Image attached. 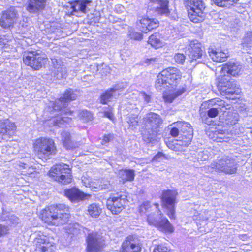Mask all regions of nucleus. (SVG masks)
<instances>
[{
	"mask_svg": "<svg viewBox=\"0 0 252 252\" xmlns=\"http://www.w3.org/2000/svg\"><path fill=\"white\" fill-rule=\"evenodd\" d=\"M40 215L45 223L57 226L67 223L70 217L69 208L62 204L46 207Z\"/></svg>",
	"mask_w": 252,
	"mask_h": 252,
	"instance_id": "1",
	"label": "nucleus"
},
{
	"mask_svg": "<svg viewBox=\"0 0 252 252\" xmlns=\"http://www.w3.org/2000/svg\"><path fill=\"white\" fill-rule=\"evenodd\" d=\"M76 93V91H74L71 89H68L65 91L63 96L55 102L53 109L55 111L60 110L61 112L60 116H58L56 119L51 120L55 125L60 126L61 125L65 123H69L71 121V118L68 116L71 115L73 112L67 108L66 106L68 101L75 100L77 98L78 94Z\"/></svg>",
	"mask_w": 252,
	"mask_h": 252,
	"instance_id": "2",
	"label": "nucleus"
},
{
	"mask_svg": "<svg viewBox=\"0 0 252 252\" xmlns=\"http://www.w3.org/2000/svg\"><path fill=\"white\" fill-rule=\"evenodd\" d=\"M163 123L161 117L154 112L145 114L142 120V125L144 129L142 131L143 138L146 142H150L154 139L158 129Z\"/></svg>",
	"mask_w": 252,
	"mask_h": 252,
	"instance_id": "3",
	"label": "nucleus"
},
{
	"mask_svg": "<svg viewBox=\"0 0 252 252\" xmlns=\"http://www.w3.org/2000/svg\"><path fill=\"white\" fill-rule=\"evenodd\" d=\"M182 73L176 67H168L162 70L157 76V79L155 82L156 88L159 91H162L163 89L171 86L173 88L176 86L181 80Z\"/></svg>",
	"mask_w": 252,
	"mask_h": 252,
	"instance_id": "4",
	"label": "nucleus"
},
{
	"mask_svg": "<svg viewBox=\"0 0 252 252\" xmlns=\"http://www.w3.org/2000/svg\"><path fill=\"white\" fill-rule=\"evenodd\" d=\"M238 164L233 158L225 156L213 161L208 166L210 172L225 174H234L237 173Z\"/></svg>",
	"mask_w": 252,
	"mask_h": 252,
	"instance_id": "5",
	"label": "nucleus"
},
{
	"mask_svg": "<svg viewBox=\"0 0 252 252\" xmlns=\"http://www.w3.org/2000/svg\"><path fill=\"white\" fill-rule=\"evenodd\" d=\"M34 148L36 155L42 159L46 160L57 152L54 141L50 138L41 137L36 139Z\"/></svg>",
	"mask_w": 252,
	"mask_h": 252,
	"instance_id": "6",
	"label": "nucleus"
},
{
	"mask_svg": "<svg viewBox=\"0 0 252 252\" xmlns=\"http://www.w3.org/2000/svg\"><path fill=\"white\" fill-rule=\"evenodd\" d=\"M221 74V75L218 78L217 88L222 95H228L235 97L234 95H237L241 92L240 90L237 87L236 82L229 75L225 74Z\"/></svg>",
	"mask_w": 252,
	"mask_h": 252,
	"instance_id": "7",
	"label": "nucleus"
},
{
	"mask_svg": "<svg viewBox=\"0 0 252 252\" xmlns=\"http://www.w3.org/2000/svg\"><path fill=\"white\" fill-rule=\"evenodd\" d=\"M186 6L189 17L192 22L197 23L204 20L205 14L203 10L205 7L202 0H186Z\"/></svg>",
	"mask_w": 252,
	"mask_h": 252,
	"instance_id": "8",
	"label": "nucleus"
},
{
	"mask_svg": "<svg viewBox=\"0 0 252 252\" xmlns=\"http://www.w3.org/2000/svg\"><path fill=\"white\" fill-rule=\"evenodd\" d=\"M49 175L62 184H69L72 181L71 169L68 165L65 164L53 166L50 170Z\"/></svg>",
	"mask_w": 252,
	"mask_h": 252,
	"instance_id": "9",
	"label": "nucleus"
},
{
	"mask_svg": "<svg viewBox=\"0 0 252 252\" xmlns=\"http://www.w3.org/2000/svg\"><path fill=\"white\" fill-rule=\"evenodd\" d=\"M47 61L45 56L35 52L32 51L25 54L23 62L27 65L31 66L35 70H39L46 63Z\"/></svg>",
	"mask_w": 252,
	"mask_h": 252,
	"instance_id": "10",
	"label": "nucleus"
},
{
	"mask_svg": "<svg viewBox=\"0 0 252 252\" xmlns=\"http://www.w3.org/2000/svg\"><path fill=\"white\" fill-rule=\"evenodd\" d=\"M104 238L101 234L93 232L89 234L87 239V252H97L99 251L104 245Z\"/></svg>",
	"mask_w": 252,
	"mask_h": 252,
	"instance_id": "11",
	"label": "nucleus"
},
{
	"mask_svg": "<svg viewBox=\"0 0 252 252\" xmlns=\"http://www.w3.org/2000/svg\"><path fill=\"white\" fill-rule=\"evenodd\" d=\"M177 194L175 191L167 190L162 195L163 205L167 209V214L171 219L175 218L174 205Z\"/></svg>",
	"mask_w": 252,
	"mask_h": 252,
	"instance_id": "12",
	"label": "nucleus"
},
{
	"mask_svg": "<svg viewBox=\"0 0 252 252\" xmlns=\"http://www.w3.org/2000/svg\"><path fill=\"white\" fill-rule=\"evenodd\" d=\"M126 198V195L118 194L116 196L109 197L106 201L107 208L112 214H119L124 208Z\"/></svg>",
	"mask_w": 252,
	"mask_h": 252,
	"instance_id": "13",
	"label": "nucleus"
},
{
	"mask_svg": "<svg viewBox=\"0 0 252 252\" xmlns=\"http://www.w3.org/2000/svg\"><path fill=\"white\" fill-rule=\"evenodd\" d=\"M142 244L141 240L135 235L127 237L122 245L121 252H140Z\"/></svg>",
	"mask_w": 252,
	"mask_h": 252,
	"instance_id": "14",
	"label": "nucleus"
},
{
	"mask_svg": "<svg viewBox=\"0 0 252 252\" xmlns=\"http://www.w3.org/2000/svg\"><path fill=\"white\" fill-rule=\"evenodd\" d=\"M19 14L14 7H11L5 11L0 19V24L4 28H10L18 20Z\"/></svg>",
	"mask_w": 252,
	"mask_h": 252,
	"instance_id": "15",
	"label": "nucleus"
},
{
	"mask_svg": "<svg viewBox=\"0 0 252 252\" xmlns=\"http://www.w3.org/2000/svg\"><path fill=\"white\" fill-rule=\"evenodd\" d=\"M186 53L192 61L196 60L204 56L201 44L197 40L190 42Z\"/></svg>",
	"mask_w": 252,
	"mask_h": 252,
	"instance_id": "16",
	"label": "nucleus"
},
{
	"mask_svg": "<svg viewBox=\"0 0 252 252\" xmlns=\"http://www.w3.org/2000/svg\"><path fill=\"white\" fill-rule=\"evenodd\" d=\"M47 1L48 0H28L26 9L30 13H38L45 8Z\"/></svg>",
	"mask_w": 252,
	"mask_h": 252,
	"instance_id": "17",
	"label": "nucleus"
},
{
	"mask_svg": "<svg viewBox=\"0 0 252 252\" xmlns=\"http://www.w3.org/2000/svg\"><path fill=\"white\" fill-rule=\"evenodd\" d=\"M64 194L71 202H78L88 199L90 195L85 194L76 188L66 189L64 190Z\"/></svg>",
	"mask_w": 252,
	"mask_h": 252,
	"instance_id": "18",
	"label": "nucleus"
},
{
	"mask_svg": "<svg viewBox=\"0 0 252 252\" xmlns=\"http://www.w3.org/2000/svg\"><path fill=\"white\" fill-rule=\"evenodd\" d=\"M202 106L205 108H215L220 112H224L230 108L229 105L220 98L212 99L205 101L202 104L201 107Z\"/></svg>",
	"mask_w": 252,
	"mask_h": 252,
	"instance_id": "19",
	"label": "nucleus"
},
{
	"mask_svg": "<svg viewBox=\"0 0 252 252\" xmlns=\"http://www.w3.org/2000/svg\"><path fill=\"white\" fill-rule=\"evenodd\" d=\"M242 66L238 62H229L221 68V74L227 73L233 76H236L241 74Z\"/></svg>",
	"mask_w": 252,
	"mask_h": 252,
	"instance_id": "20",
	"label": "nucleus"
},
{
	"mask_svg": "<svg viewBox=\"0 0 252 252\" xmlns=\"http://www.w3.org/2000/svg\"><path fill=\"white\" fill-rule=\"evenodd\" d=\"M54 67V74L57 79H60L66 78L67 76V70L63 63L56 59L52 60Z\"/></svg>",
	"mask_w": 252,
	"mask_h": 252,
	"instance_id": "21",
	"label": "nucleus"
},
{
	"mask_svg": "<svg viewBox=\"0 0 252 252\" xmlns=\"http://www.w3.org/2000/svg\"><path fill=\"white\" fill-rule=\"evenodd\" d=\"M36 245V249L45 252L52 246V243L49 242V238L43 234H38L34 239Z\"/></svg>",
	"mask_w": 252,
	"mask_h": 252,
	"instance_id": "22",
	"label": "nucleus"
},
{
	"mask_svg": "<svg viewBox=\"0 0 252 252\" xmlns=\"http://www.w3.org/2000/svg\"><path fill=\"white\" fill-rule=\"evenodd\" d=\"M141 25V31L147 33L151 30L156 28L158 26V21L156 19L143 18L140 20Z\"/></svg>",
	"mask_w": 252,
	"mask_h": 252,
	"instance_id": "23",
	"label": "nucleus"
},
{
	"mask_svg": "<svg viewBox=\"0 0 252 252\" xmlns=\"http://www.w3.org/2000/svg\"><path fill=\"white\" fill-rule=\"evenodd\" d=\"M61 141L64 147L67 149H75L78 147L79 144L71 139L70 133L67 131H63L61 134Z\"/></svg>",
	"mask_w": 252,
	"mask_h": 252,
	"instance_id": "24",
	"label": "nucleus"
},
{
	"mask_svg": "<svg viewBox=\"0 0 252 252\" xmlns=\"http://www.w3.org/2000/svg\"><path fill=\"white\" fill-rule=\"evenodd\" d=\"M92 2L90 0H77L72 5V13L81 12L86 13L87 5Z\"/></svg>",
	"mask_w": 252,
	"mask_h": 252,
	"instance_id": "25",
	"label": "nucleus"
},
{
	"mask_svg": "<svg viewBox=\"0 0 252 252\" xmlns=\"http://www.w3.org/2000/svg\"><path fill=\"white\" fill-rule=\"evenodd\" d=\"M209 54L213 61L215 62H222L225 61L228 57V52L211 49L209 50Z\"/></svg>",
	"mask_w": 252,
	"mask_h": 252,
	"instance_id": "26",
	"label": "nucleus"
},
{
	"mask_svg": "<svg viewBox=\"0 0 252 252\" xmlns=\"http://www.w3.org/2000/svg\"><path fill=\"white\" fill-rule=\"evenodd\" d=\"M118 175L124 183L126 181H132L135 177L134 171L132 169L120 170Z\"/></svg>",
	"mask_w": 252,
	"mask_h": 252,
	"instance_id": "27",
	"label": "nucleus"
},
{
	"mask_svg": "<svg viewBox=\"0 0 252 252\" xmlns=\"http://www.w3.org/2000/svg\"><path fill=\"white\" fill-rule=\"evenodd\" d=\"M242 44L246 48L247 53L252 55V32H248L243 38Z\"/></svg>",
	"mask_w": 252,
	"mask_h": 252,
	"instance_id": "28",
	"label": "nucleus"
},
{
	"mask_svg": "<svg viewBox=\"0 0 252 252\" xmlns=\"http://www.w3.org/2000/svg\"><path fill=\"white\" fill-rule=\"evenodd\" d=\"M212 134V136L211 134H209V136L214 141H216L218 142H227L228 141L229 137L226 136L225 132L223 130H216L213 132Z\"/></svg>",
	"mask_w": 252,
	"mask_h": 252,
	"instance_id": "29",
	"label": "nucleus"
},
{
	"mask_svg": "<svg viewBox=\"0 0 252 252\" xmlns=\"http://www.w3.org/2000/svg\"><path fill=\"white\" fill-rule=\"evenodd\" d=\"M153 2H157L159 6L156 8L157 12L159 14H168L169 13L168 9V1L167 0H152Z\"/></svg>",
	"mask_w": 252,
	"mask_h": 252,
	"instance_id": "30",
	"label": "nucleus"
},
{
	"mask_svg": "<svg viewBox=\"0 0 252 252\" xmlns=\"http://www.w3.org/2000/svg\"><path fill=\"white\" fill-rule=\"evenodd\" d=\"M192 137L193 129H190L188 134L182 135V136L180 137V139L177 140V143L176 144L187 147L190 144Z\"/></svg>",
	"mask_w": 252,
	"mask_h": 252,
	"instance_id": "31",
	"label": "nucleus"
},
{
	"mask_svg": "<svg viewBox=\"0 0 252 252\" xmlns=\"http://www.w3.org/2000/svg\"><path fill=\"white\" fill-rule=\"evenodd\" d=\"M148 42L152 46L156 49L161 47L163 45L162 42L160 40L159 33L158 32H156L151 35L149 38Z\"/></svg>",
	"mask_w": 252,
	"mask_h": 252,
	"instance_id": "32",
	"label": "nucleus"
},
{
	"mask_svg": "<svg viewBox=\"0 0 252 252\" xmlns=\"http://www.w3.org/2000/svg\"><path fill=\"white\" fill-rule=\"evenodd\" d=\"M157 227L165 232H172L174 230L173 227L169 220L163 216L159 222V224Z\"/></svg>",
	"mask_w": 252,
	"mask_h": 252,
	"instance_id": "33",
	"label": "nucleus"
},
{
	"mask_svg": "<svg viewBox=\"0 0 252 252\" xmlns=\"http://www.w3.org/2000/svg\"><path fill=\"white\" fill-rule=\"evenodd\" d=\"M101 212V208L99 205L96 203H93L88 207V212L92 217L97 218Z\"/></svg>",
	"mask_w": 252,
	"mask_h": 252,
	"instance_id": "34",
	"label": "nucleus"
},
{
	"mask_svg": "<svg viewBox=\"0 0 252 252\" xmlns=\"http://www.w3.org/2000/svg\"><path fill=\"white\" fill-rule=\"evenodd\" d=\"M81 228V226L78 223H71L66 226L65 230L66 233L75 235L80 233Z\"/></svg>",
	"mask_w": 252,
	"mask_h": 252,
	"instance_id": "35",
	"label": "nucleus"
},
{
	"mask_svg": "<svg viewBox=\"0 0 252 252\" xmlns=\"http://www.w3.org/2000/svg\"><path fill=\"white\" fill-rule=\"evenodd\" d=\"M239 119V115L234 112H229L225 118V123L227 125H233L236 124Z\"/></svg>",
	"mask_w": 252,
	"mask_h": 252,
	"instance_id": "36",
	"label": "nucleus"
},
{
	"mask_svg": "<svg viewBox=\"0 0 252 252\" xmlns=\"http://www.w3.org/2000/svg\"><path fill=\"white\" fill-rule=\"evenodd\" d=\"M163 215L160 213L159 215L150 214L147 217V221L149 224L157 226L159 224Z\"/></svg>",
	"mask_w": 252,
	"mask_h": 252,
	"instance_id": "37",
	"label": "nucleus"
},
{
	"mask_svg": "<svg viewBox=\"0 0 252 252\" xmlns=\"http://www.w3.org/2000/svg\"><path fill=\"white\" fill-rule=\"evenodd\" d=\"M184 92V90H179L169 94H164L163 96V99L166 102L172 103L176 98L181 95Z\"/></svg>",
	"mask_w": 252,
	"mask_h": 252,
	"instance_id": "38",
	"label": "nucleus"
},
{
	"mask_svg": "<svg viewBox=\"0 0 252 252\" xmlns=\"http://www.w3.org/2000/svg\"><path fill=\"white\" fill-rule=\"evenodd\" d=\"M176 126L179 127L180 132L183 134H188L190 129H193L190 124L186 122H177L176 123Z\"/></svg>",
	"mask_w": 252,
	"mask_h": 252,
	"instance_id": "39",
	"label": "nucleus"
},
{
	"mask_svg": "<svg viewBox=\"0 0 252 252\" xmlns=\"http://www.w3.org/2000/svg\"><path fill=\"white\" fill-rule=\"evenodd\" d=\"M215 4L220 7H229L239 0H212Z\"/></svg>",
	"mask_w": 252,
	"mask_h": 252,
	"instance_id": "40",
	"label": "nucleus"
},
{
	"mask_svg": "<svg viewBox=\"0 0 252 252\" xmlns=\"http://www.w3.org/2000/svg\"><path fill=\"white\" fill-rule=\"evenodd\" d=\"M30 155H28V157H26L25 159H23L21 161H20V163L27 165L28 167V169L27 170H22V172L24 174H30L34 172L35 169L32 168V165L30 162Z\"/></svg>",
	"mask_w": 252,
	"mask_h": 252,
	"instance_id": "41",
	"label": "nucleus"
},
{
	"mask_svg": "<svg viewBox=\"0 0 252 252\" xmlns=\"http://www.w3.org/2000/svg\"><path fill=\"white\" fill-rule=\"evenodd\" d=\"M114 92L111 88L102 94L100 97V102L102 104H106L112 98Z\"/></svg>",
	"mask_w": 252,
	"mask_h": 252,
	"instance_id": "42",
	"label": "nucleus"
},
{
	"mask_svg": "<svg viewBox=\"0 0 252 252\" xmlns=\"http://www.w3.org/2000/svg\"><path fill=\"white\" fill-rule=\"evenodd\" d=\"M8 125L9 126H6L5 131H4L2 134L4 136H10L15 133L16 128L15 124L10 121V124Z\"/></svg>",
	"mask_w": 252,
	"mask_h": 252,
	"instance_id": "43",
	"label": "nucleus"
},
{
	"mask_svg": "<svg viewBox=\"0 0 252 252\" xmlns=\"http://www.w3.org/2000/svg\"><path fill=\"white\" fill-rule=\"evenodd\" d=\"M18 31L19 33L23 35V36L25 37L29 32V26L24 22H21L19 25Z\"/></svg>",
	"mask_w": 252,
	"mask_h": 252,
	"instance_id": "44",
	"label": "nucleus"
},
{
	"mask_svg": "<svg viewBox=\"0 0 252 252\" xmlns=\"http://www.w3.org/2000/svg\"><path fill=\"white\" fill-rule=\"evenodd\" d=\"M79 117L84 121H91L93 119L92 114L87 110H82L80 112Z\"/></svg>",
	"mask_w": 252,
	"mask_h": 252,
	"instance_id": "45",
	"label": "nucleus"
},
{
	"mask_svg": "<svg viewBox=\"0 0 252 252\" xmlns=\"http://www.w3.org/2000/svg\"><path fill=\"white\" fill-rule=\"evenodd\" d=\"M127 122L130 126H134L138 125V116L134 115H131L127 117Z\"/></svg>",
	"mask_w": 252,
	"mask_h": 252,
	"instance_id": "46",
	"label": "nucleus"
},
{
	"mask_svg": "<svg viewBox=\"0 0 252 252\" xmlns=\"http://www.w3.org/2000/svg\"><path fill=\"white\" fill-rule=\"evenodd\" d=\"M114 138V136L112 134L104 135L103 138L100 139V143L102 145H106L109 142L112 141Z\"/></svg>",
	"mask_w": 252,
	"mask_h": 252,
	"instance_id": "47",
	"label": "nucleus"
},
{
	"mask_svg": "<svg viewBox=\"0 0 252 252\" xmlns=\"http://www.w3.org/2000/svg\"><path fill=\"white\" fill-rule=\"evenodd\" d=\"M153 252H173L171 249H168L163 244L157 246L154 249Z\"/></svg>",
	"mask_w": 252,
	"mask_h": 252,
	"instance_id": "48",
	"label": "nucleus"
},
{
	"mask_svg": "<svg viewBox=\"0 0 252 252\" xmlns=\"http://www.w3.org/2000/svg\"><path fill=\"white\" fill-rule=\"evenodd\" d=\"M139 99H143L146 103H148L151 101V96L150 95L146 94L144 92H141L138 93Z\"/></svg>",
	"mask_w": 252,
	"mask_h": 252,
	"instance_id": "49",
	"label": "nucleus"
},
{
	"mask_svg": "<svg viewBox=\"0 0 252 252\" xmlns=\"http://www.w3.org/2000/svg\"><path fill=\"white\" fill-rule=\"evenodd\" d=\"M151 207L150 202L146 201L143 202L139 207V212L142 213H145L148 211Z\"/></svg>",
	"mask_w": 252,
	"mask_h": 252,
	"instance_id": "50",
	"label": "nucleus"
},
{
	"mask_svg": "<svg viewBox=\"0 0 252 252\" xmlns=\"http://www.w3.org/2000/svg\"><path fill=\"white\" fill-rule=\"evenodd\" d=\"M175 62L177 63L183 64L185 62L186 56L183 54H176L174 57Z\"/></svg>",
	"mask_w": 252,
	"mask_h": 252,
	"instance_id": "51",
	"label": "nucleus"
},
{
	"mask_svg": "<svg viewBox=\"0 0 252 252\" xmlns=\"http://www.w3.org/2000/svg\"><path fill=\"white\" fill-rule=\"evenodd\" d=\"M9 225H15L19 222V219L16 216L11 215L8 216L7 219H5Z\"/></svg>",
	"mask_w": 252,
	"mask_h": 252,
	"instance_id": "52",
	"label": "nucleus"
},
{
	"mask_svg": "<svg viewBox=\"0 0 252 252\" xmlns=\"http://www.w3.org/2000/svg\"><path fill=\"white\" fill-rule=\"evenodd\" d=\"M209 109L207 111V115L209 118H215L220 112L215 108H208Z\"/></svg>",
	"mask_w": 252,
	"mask_h": 252,
	"instance_id": "53",
	"label": "nucleus"
},
{
	"mask_svg": "<svg viewBox=\"0 0 252 252\" xmlns=\"http://www.w3.org/2000/svg\"><path fill=\"white\" fill-rule=\"evenodd\" d=\"M129 36L131 39L136 40H140L142 39V34L141 33L133 31L129 32Z\"/></svg>",
	"mask_w": 252,
	"mask_h": 252,
	"instance_id": "54",
	"label": "nucleus"
},
{
	"mask_svg": "<svg viewBox=\"0 0 252 252\" xmlns=\"http://www.w3.org/2000/svg\"><path fill=\"white\" fill-rule=\"evenodd\" d=\"M9 230L8 226L0 224V237H4L8 234Z\"/></svg>",
	"mask_w": 252,
	"mask_h": 252,
	"instance_id": "55",
	"label": "nucleus"
},
{
	"mask_svg": "<svg viewBox=\"0 0 252 252\" xmlns=\"http://www.w3.org/2000/svg\"><path fill=\"white\" fill-rule=\"evenodd\" d=\"M99 188L102 190H109L111 189V185L108 181L102 180L100 182Z\"/></svg>",
	"mask_w": 252,
	"mask_h": 252,
	"instance_id": "56",
	"label": "nucleus"
},
{
	"mask_svg": "<svg viewBox=\"0 0 252 252\" xmlns=\"http://www.w3.org/2000/svg\"><path fill=\"white\" fill-rule=\"evenodd\" d=\"M10 121L8 119L0 121V133L3 134V132L5 131L6 126H9Z\"/></svg>",
	"mask_w": 252,
	"mask_h": 252,
	"instance_id": "57",
	"label": "nucleus"
},
{
	"mask_svg": "<svg viewBox=\"0 0 252 252\" xmlns=\"http://www.w3.org/2000/svg\"><path fill=\"white\" fill-rule=\"evenodd\" d=\"M209 155L207 151L200 152L198 154V158L202 161H205L209 158Z\"/></svg>",
	"mask_w": 252,
	"mask_h": 252,
	"instance_id": "58",
	"label": "nucleus"
},
{
	"mask_svg": "<svg viewBox=\"0 0 252 252\" xmlns=\"http://www.w3.org/2000/svg\"><path fill=\"white\" fill-rule=\"evenodd\" d=\"M126 83H121L115 85L113 88H111V90L114 93L116 91H122L126 88Z\"/></svg>",
	"mask_w": 252,
	"mask_h": 252,
	"instance_id": "59",
	"label": "nucleus"
},
{
	"mask_svg": "<svg viewBox=\"0 0 252 252\" xmlns=\"http://www.w3.org/2000/svg\"><path fill=\"white\" fill-rule=\"evenodd\" d=\"M179 131H180L178 127V128L173 127L171 128L170 133L172 136L177 137L179 134Z\"/></svg>",
	"mask_w": 252,
	"mask_h": 252,
	"instance_id": "60",
	"label": "nucleus"
},
{
	"mask_svg": "<svg viewBox=\"0 0 252 252\" xmlns=\"http://www.w3.org/2000/svg\"><path fill=\"white\" fill-rule=\"evenodd\" d=\"M104 116L111 120H112L113 119V114L110 111L105 112Z\"/></svg>",
	"mask_w": 252,
	"mask_h": 252,
	"instance_id": "61",
	"label": "nucleus"
},
{
	"mask_svg": "<svg viewBox=\"0 0 252 252\" xmlns=\"http://www.w3.org/2000/svg\"><path fill=\"white\" fill-rule=\"evenodd\" d=\"M23 159L19 161V162L20 169L22 171V170H27L28 169V167H27V165H24V164L22 165V164L20 163V161H21Z\"/></svg>",
	"mask_w": 252,
	"mask_h": 252,
	"instance_id": "62",
	"label": "nucleus"
},
{
	"mask_svg": "<svg viewBox=\"0 0 252 252\" xmlns=\"http://www.w3.org/2000/svg\"><path fill=\"white\" fill-rule=\"evenodd\" d=\"M202 121L203 122H204L205 123L207 124H210V122L211 121H208V119L207 117H206L205 116H202Z\"/></svg>",
	"mask_w": 252,
	"mask_h": 252,
	"instance_id": "63",
	"label": "nucleus"
},
{
	"mask_svg": "<svg viewBox=\"0 0 252 252\" xmlns=\"http://www.w3.org/2000/svg\"><path fill=\"white\" fill-rule=\"evenodd\" d=\"M163 156V154L162 153H158L157 155H156L154 157V158L153 159L154 160H158V159L160 158L161 157H162Z\"/></svg>",
	"mask_w": 252,
	"mask_h": 252,
	"instance_id": "64",
	"label": "nucleus"
}]
</instances>
